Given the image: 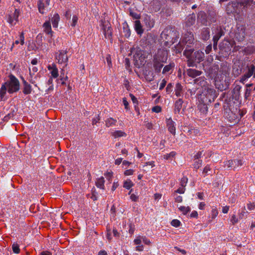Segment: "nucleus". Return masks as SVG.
I'll list each match as a JSON object with an SVG mask.
<instances>
[{"instance_id":"nucleus-1","label":"nucleus","mask_w":255,"mask_h":255,"mask_svg":"<svg viewBox=\"0 0 255 255\" xmlns=\"http://www.w3.org/2000/svg\"><path fill=\"white\" fill-rule=\"evenodd\" d=\"M209 75L211 78L214 80L216 87L221 91L225 89L224 83L229 75L228 68L225 67L219 71L218 66H214L209 70Z\"/></svg>"},{"instance_id":"nucleus-2","label":"nucleus","mask_w":255,"mask_h":255,"mask_svg":"<svg viewBox=\"0 0 255 255\" xmlns=\"http://www.w3.org/2000/svg\"><path fill=\"white\" fill-rule=\"evenodd\" d=\"M19 90V81L12 75L9 76V80L2 85L0 89V97L2 100L6 90L10 93L16 92Z\"/></svg>"},{"instance_id":"nucleus-3","label":"nucleus","mask_w":255,"mask_h":255,"mask_svg":"<svg viewBox=\"0 0 255 255\" xmlns=\"http://www.w3.org/2000/svg\"><path fill=\"white\" fill-rule=\"evenodd\" d=\"M193 49L186 48L184 51V55L188 59L187 65L189 67H194L196 62L199 63L203 60L204 53L202 51H197L193 53Z\"/></svg>"},{"instance_id":"nucleus-4","label":"nucleus","mask_w":255,"mask_h":255,"mask_svg":"<svg viewBox=\"0 0 255 255\" xmlns=\"http://www.w3.org/2000/svg\"><path fill=\"white\" fill-rule=\"evenodd\" d=\"M130 52L133 54L134 64L136 67L139 68L144 65L148 56L147 52L136 47L131 48Z\"/></svg>"},{"instance_id":"nucleus-5","label":"nucleus","mask_w":255,"mask_h":255,"mask_svg":"<svg viewBox=\"0 0 255 255\" xmlns=\"http://www.w3.org/2000/svg\"><path fill=\"white\" fill-rule=\"evenodd\" d=\"M175 36H176V31L171 27L165 28L161 33V38L164 42V45L167 47L174 42Z\"/></svg>"},{"instance_id":"nucleus-6","label":"nucleus","mask_w":255,"mask_h":255,"mask_svg":"<svg viewBox=\"0 0 255 255\" xmlns=\"http://www.w3.org/2000/svg\"><path fill=\"white\" fill-rule=\"evenodd\" d=\"M168 50L165 48L159 49L153 57V60L161 61L162 63L166 62L167 59Z\"/></svg>"},{"instance_id":"nucleus-7","label":"nucleus","mask_w":255,"mask_h":255,"mask_svg":"<svg viewBox=\"0 0 255 255\" xmlns=\"http://www.w3.org/2000/svg\"><path fill=\"white\" fill-rule=\"evenodd\" d=\"M55 58L59 64H64L65 66L67 65L68 58L66 50H61L56 52Z\"/></svg>"},{"instance_id":"nucleus-8","label":"nucleus","mask_w":255,"mask_h":255,"mask_svg":"<svg viewBox=\"0 0 255 255\" xmlns=\"http://www.w3.org/2000/svg\"><path fill=\"white\" fill-rule=\"evenodd\" d=\"M20 14L19 10L15 8L13 12H11L7 16V21L11 25H15L18 21V18Z\"/></svg>"},{"instance_id":"nucleus-9","label":"nucleus","mask_w":255,"mask_h":255,"mask_svg":"<svg viewBox=\"0 0 255 255\" xmlns=\"http://www.w3.org/2000/svg\"><path fill=\"white\" fill-rule=\"evenodd\" d=\"M50 0H38L37 2L38 11L40 13L44 14L48 10Z\"/></svg>"},{"instance_id":"nucleus-10","label":"nucleus","mask_w":255,"mask_h":255,"mask_svg":"<svg viewBox=\"0 0 255 255\" xmlns=\"http://www.w3.org/2000/svg\"><path fill=\"white\" fill-rule=\"evenodd\" d=\"M253 75L255 77V62L248 66V72L242 76L241 81L244 82Z\"/></svg>"},{"instance_id":"nucleus-11","label":"nucleus","mask_w":255,"mask_h":255,"mask_svg":"<svg viewBox=\"0 0 255 255\" xmlns=\"http://www.w3.org/2000/svg\"><path fill=\"white\" fill-rule=\"evenodd\" d=\"M245 28L244 26L241 25L238 27L235 33V37L239 41H242L245 37Z\"/></svg>"},{"instance_id":"nucleus-12","label":"nucleus","mask_w":255,"mask_h":255,"mask_svg":"<svg viewBox=\"0 0 255 255\" xmlns=\"http://www.w3.org/2000/svg\"><path fill=\"white\" fill-rule=\"evenodd\" d=\"M103 32L106 39H111L112 38V31L110 23H107L103 25Z\"/></svg>"},{"instance_id":"nucleus-13","label":"nucleus","mask_w":255,"mask_h":255,"mask_svg":"<svg viewBox=\"0 0 255 255\" xmlns=\"http://www.w3.org/2000/svg\"><path fill=\"white\" fill-rule=\"evenodd\" d=\"M48 69L50 71V73L51 75L52 78H57L58 77V69L55 64L53 63L48 65Z\"/></svg>"},{"instance_id":"nucleus-14","label":"nucleus","mask_w":255,"mask_h":255,"mask_svg":"<svg viewBox=\"0 0 255 255\" xmlns=\"http://www.w3.org/2000/svg\"><path fill=\"white\" fill-rule=\"evenodd\" d=\"M194 41L193 34L192 33H187L185 34L183 38V42L187 44V46L190 47L189 45L192 44Z\"/></svg>"},{"instance_id":"nucleus-15","label":"nucleus","mask_w":255,"mask_h":255,"mask_svg":"<svg viewBox=\"0 0 255 255\" xmlns=\"http://www.w3.org/2000/svg\"><path fill=\"white\" fill-rule=\"evenodd\" d=\"M43 31L47 34L52 36L53 32L51 29V26L49 20L45 21L43 24Z\"/></svg>"},{"instance_id":"nucleus-16","label":"nucleus","mask_w":255,"mask_h":255,"mask_svg":"<svg viewBox=\"0 0 255 255\" xmlns=\"http://www.w3.org/2000/svg\"><path fill=\"white\" fill-rule=\"evenodd\" d=\"M166 124L169 131L172 134H175L176 129L174 122L170 119H169L167 120Z\"/></svg>"},{"instance_id":"nucleus-17","label":"nucleus","mask_w":255,"mask_h":255,"mask_svg":"<svg viewBox=\"0 0 255 255\" xmlns=\"http://www.w3.org/2000/svg\"><path fill=\"white\" fill-rule=\"evenodd\" d=\"M242 87L240 85H236L233 90V96L235 100H238L240 96V91Z\"/></svg>"},{"instance_id":"nucleus-18","label":"nucleus","mask_w":255,"mask_h":255,"mask_svg":"<svg viewBox=\"0 0 255 255\" xmlns=\"http://www.w3.org/2000/svg\"><path fill=\"white\" fill-rule=\"evenodd\" d=\"M202 72L200 71L197 70L193 69H189L187 70V74L191 77L195 78L197 76H200Z\"/></svg>"},{"instance_id":"nucleus-19","label":"nucleus","mask_w":255,"mask_h":255,"mask_svg":"<svg viewBox=\"0 0 255 255\" xmlns=\"http://www.w3.org/2000/svg\"><path fill=\"white\" fill-rule=\"evenodd\" d=\"M60 20V16L58 13H55L53 16L51 17V21L54 28H57L58 25V22Z\"/></svg>"},{"instance_id":"nucleus-20","label":"nucleus","mask_w":255,"mask_h":255,"mask_svg":"<svg viewBox=\"0 0 255 255\" xmlns=\"http://www.w3.org/2000/svg\"><path fill=\"white\" fill-rule=\"evenodd\" d=\"M32 91L31 86L26 81L23 80V93L25 95H28L31 93Z\"/></svg>"},{"instance_id":"nucleus-21","label":"nucleus","mask_w":255,"mask_h":255,"mask_svg":"<svg viewBox=\"0 0 255 255\" xmlns=\"http://www.w3.org/2000/svg\"><path fill=\"white\" fill-rule=\"evenodd\" d=\"M240 6L244 9L250 7L253 3L254 0H240Z\"/></svg>"},{"instance_id":"nucleus-22","label":"nucleus","mask_w":255,"mask_h":255,"mask_svg":"<svg viewBox=\"0 0 255 255\" xmlns=\"http://www.w3.org/2000/svg\"><path fill=\"white\" fill-rule=\"evenodd\" d=\"M134 29L138 34H141L143 33V29L140 21L136 20L134 22Z\"/></svg>"},{"instance_id":"nucleus-23","label":"nucleus","mask_w":255,"mask_h":255,"mask_svg":"<svg viewBox=\"0 0 255 255\" xmlns=\"http://www.w3.org/2000/svg\"><path fill=\"white\" fill-rule=\"evenodd\" d=\"M111 135L115 138H117L121 137H125L127 134L122 130H115L111 132Z\"/></svg>"},{"instance_id":"nucleus-24","label":"nucleus","mask_w":255,"mask_h":255,"mask_svg":"<svg viewBox=\"0 0 255 255\" xmlns=\"http://www.w3.org/2000/svg\"><path fill=\"white\" fill-rule=\"evenodd\" d=\"M183 103V100L181 99H179L175 102L174 109L175 113H179L180 112L182 107Z\"/></svg>"},{"instance_id":"nucleus-25","label":"nucleus","mask_w":255,"mask_h":255,"mask_svg":"<svg viewBox=\"0 0 255 255\" xmlns=\"http://www.w3.org/2000/svg\"><path fill=\"white\" fill-rule=\"evenodd\" d=\"M163 63L161 61L153 60V67L156 72H159L161 71V69L163 66Z\"/></svg>"},{"instance_id":"nucleus-26","label":"nucleus","mask_w":255,"mask_h":255,"mask_svg":"<svg viewBox=\"0 0 255 255\" xmlns=\"http://www.w3.org/2000/svg\"><path fill=\"white\" fill-rule=\"evenodd\" d=\"M210 37V31L209 29L204 28L202 30L201 33V38L203 40H207Z\"/></svg>"},{"instance_id":"nucleus-27","label":"nucleus","mask_w":255,"mask_h":255,"mask_svg":"<svg viewBox=\"0 0 255 255\" xmlns=\"http://www.w3.org/2000/svg\"><path fill=\"white\" fill-rule=\"evenodd\" d=\"M104 183H105V180L104 178L103 177H101L97 179L96 181V186L98 188H99L102 189H104L105 186H104Z\"/></svg>"},{"instance_id":"nucleus-28","label":"nucleus","mask_w":255,"mask_h":255,"mask_svg":"<svg viewBox=\"0 0 255 255\" xmlns=\"http://www.w3.org/2000/svg\"><path fill=\"white\" fill-rule=\"evenodd\" d=\"M182 87L181 85L179 83L176 84L175 89V94L177 97H181L182 96Z\"/></svg>"},{"instance_id":"nucleus-29","label":"nucleus","mask_w":255,"mask_h":255,"mask_svg":"<svg viewBox=\"0 0 255 255\" xmlns=\"http://www.w3.org/2000/svg\"><path fill=\"white\" fill-rule=\"evenodd\" d=\"M195 22V15L194 14H192L191 15L189 16L187 18V20L186 21V24L188 26H190L193 25Z\"/></svg>"},{"instance_id":"nucleus-30","label":"nucleus","mask_w":255,"mask_h":255,"mask_svg":"<svg viewBox=\"0 0 255 255\" xmlns=\"http://www.w3.org/2000/svg\"><path fill=\"white\" fill-rule=\"evenodd\" d=\"M123 32L125 37L128 38L130 36V30L128 25L126 22L123 24Z\"/></svg>"},{"instance_id":"nucleus-31","label":"nucleus","mask_w":255,"mask_h":255,"mask_svg":"<svg viewBox=\"0 0 255 255\" xmlns=\"http://www.w3.org/2000/svg\"><path fill=\"white\" fill-rule=\"evenodd\" d=\"M232 5L234 12H238L239 7L240 6V0L231 1L229 3V5Z\"/></svg>"},{"instance_id":"nucleus-32","label":"nucleus","mask_w":255,"mask_h":255,"mask_svg":"<svg viewBox=\"0 0 255 255\" xmlns=\"http://www.w3.org/2000/svg\"><path fill=\"white\" fill-rule=\"evenodd\" d=\"M24 43V36L23 32H21L19 35V39L16 40L14 43L12 44V46L11 47V50H12V48L14 47V44H18L20 43L21 45H23Z\"/></svg>"},{"instance_id":"nucleus-33","label":"nucleus","mask_w":255,"mask_h":255,"mask_svg":"<svg viewBox=\"0 0 255 255\" xmlns=\"http://www.w3.org/2000/svg\"><path fill=\"white\" fill-rule=\"evenodd\" d=\"M244 52L246 54L250 55L255 52V46L251 45L247 47L244 49Z\"/></svg>"},{"instance_id":"nucleus-34","label":"nucleus","mask_w":255,"mask_h":255,"mask_svg":"<svg viewBox=\"0 0 255 255\" xmlns=\"http://www.w3.org/2000/svg\"><path fill=\"white\" fill-rule=\"evenodd\" d=\"M241 162L240 160H230L228 161H227L225 163V167H227V168L230 167H234L235 168V166H234V163H236V162Z\"/></svg>"},{"instance_id":"nucleus-35","label":"nucleus","mask_w":255,"mask_h":255,"mask_svg":"<svg viewBox=\"0 0 255 255\" xmlns=\"http://www.w3.org/2000/svg\"><path fill=\"white\" fill-rule=\"evenodd\" d=\"M117 123V120L112 118H110L105 121L106 126L107 127L115 126Z\"/></svg>"},{"instance_id":"nucleus-36","label":"nucleus","mask_w":255,"mask_h":255,"mask_svg":"<svg viewBox=\"0 0 255 255\" xmlns=\"http://www.w3.org/2000/svg\"><path fill=\"white\" fill-rule=\"evenodd\" d=\"M194 81L195 84L202 87L205 86L206 84V82L205 81V78L203 77H200L199 78L196 79Z\"/></svg>"},{"instance_id":"nucleus-37","label":"nucleus","mask_w":255,"mask_h":255,"mask_svg":"<svg viewBox=\"0 0 255 255\" xmlns=\"http://www.w3.org/2000/svg\"><path fill=\"white\" fill-rule=\"evenodd\" d=\"M133 185L134 184L130 180L127 179L124 181L123 186L127 189H130Z\"/></svg>"},{"instance_id":"nucleus-38","label":"nucleus","mask_w":255,"mask_h":255,"mask_svg":"<svg viewBox=\"0 0 255 255\" xmlns=\"http://www.w3.org/2000/svg\"><path fill=\"white\" fill-rule=\"evenodd\" d=\"M179 211L181 212L184 215L187 214L191 210L189 206H181L178 208Z\"/></svg>"},{"instance_id":"nucleus-39","label":"nucleus","mask_w":255,"mask_h":255,"mask_svg":"<svg viewBox=\"0 0 255 255\" xmlns=\"http://www.w3.org/2000/svg\"><path fill=\"white\" fill-rule=\"evenodd\" d=\"M60 78L62 84H64L67 79V77L66 76H64V70L63 68L61 69V70Z\"/></svg>"},{"instance_id":"nucleus-40","label":"nucleus","mask_w":255,"mask_h":255,"mask_svg":"<svg viewBox=\"0 0 255 255\" xmlns=\"http://www.w3.org/2000/svg\"><path fill=\"white\" fill-rule=\"evenodd\" d=\"M207 94L210 95L211 98H212L213 100L214 99L215 97H216V92L212 88H208L207 90Z\"/></svg>"},{"instance_id":"nucleus-41","label":"nucleus","mask_w":255,"mask_h":255,"mask_svg":"<svg viewBox=\"0 0 255 255\" xmlns=\"http://www.w3.org/2000/svg\"><path fill=\"white\" fill-rule=\"evenodd\" d=\"M145 22L146 25H148L149 28H151L154 26V22L150 19L149 17H147L145 19Z\"/></svg>"},{"instance_id":"nucleus-42","label":"nucleus","mask_w":255,"mask_h":255,"mask_svg":"<svg viewBox=\"0 0 255 255\" xmlns=\"http://www.w3.org/2000/svg\"><path fill=\"white\" fill-rule=\"evenodd\" d=\"M222 35V31L218 32L215 35H214L213 38L214 43H218L219 39L220 38Z\"/></svg>"},{"instance_id":"nucleus-43","label":"nucleus","mask_w":255,"mask_h":255,"mask_svg":"<svg viewBox=\"0 0 255 255\" xmlns=\"http://www.w3.org/2000/svg\"><path fill=\"white\" fill-rule=\"evenodd\" d=\"M173 66H174V65H172V64L166 65L163 69L162 73L163 74H165L167 72H169L171 70V69L173 67Z\"/></svg>"},{"instance_id":"nucleus-44","label":"nucleus","mask_w":255,"mask_h":255,"mask_svg":"<svg viewBox=\"0 0 255 255\" xmlns=\"http://www.w3.org/2000/svg\"><path fill=\"white\" fill-rule=\"evenodd\" d=\"M78 17L76 15H73L72 18V21L71 22V26L72 27H75L78 21Z\"/></svg>"},{"instance_id":"nucleus-45","label":"nucleus","mask_w":255,"mask_h":255,"mask_svg":"<svg viewBox=\"0 0 255 255\" xmlns=\"http://www.w3.org/2000/svg\"><path fill=\"white\" fill-rule=\"evenodd\" d=\"M180 224V221L177 219H174L171 222V225L174 227H178Z\"/></svg>"},{"instance_id":"nucleus-46","label":"nucleus","mask_w":255,"mask_h":255,"mask_svg":"<svg viewBox=\"0 0 255 255\" xmlns=\"http://www.w3.org/2000/svg\"><path fill=\"white\" fill-rule=\"evenodd\" d=\"M135 245H141L142 239L141 236H138L133 241Z\"/></svg>"},{"instance_id":"nucleus-47","label":"nucleus","mask_w":255,"mask_h":255,"mask_svg":"<svg viewBox=\"0 0 255 255\" xmlns=\"http://www.w3.org/2000/svg\"><path fill=\"white\" fill-rule=\"evenodd\" d=\"M113 172H107L105 174V176L107 178V179L109 181L110 183H111L112 178L113 177Z\"/></svg>"},{"instance_id":"nucleus-48","label":"nucleus","mask_w":255,"mask_h":255,"mask_svg":"<svg viewBox=\"0 0 255 255\" xmlns=\"http://www.w3.org/2000/svg\"><path fill=\"white\" fill-rule=\"evenodd\" d=\"M12 251L13 252L15 253V254H18L19 253V246L17 244H15L14 243L13 245H12Z\"/></svg>"},{"instance_id":"nucleus-49","label":"nucleus","mask_w":255,"mask_h":255,"mask_svg":"<svg viewBox=\"0 0 255 255\" xmlns=\"http://www.w3.org/2000/svg\"><path fill=\"white\" fill-rule=\"evenodd\" d=\"M230 222L232 223L233 225H235L237 224L239 222V219L236 217L235 215H233L232 216L230 219Z\"/></svg>"},{"instance_id":"nucleus-50","label":"nucleus","mask_w":255,"mask_h":255,"mask_svg":"<svg viewBox=\"0 0 255 255\" xmlns=\"http://www.w3.org/2000/svg\"><path fill=\"white\" fill-rule=\"evenodd\" d=\"M251 90L248 88L246 89L245 93L244 94V98L247 100L248 98L251 96Z\"/></svg>"},{"instance_id":"nucleus-51","label":"nucleus","mask_w":255,"mask_h":255,"mask_svg":"<svg viewBox=\"0 0 255 255\" xmlns=\"http://www.w3.org/2000/svg\"><path fill=\"white\" fill-rule=\"evenodd\" d=\"M188 181V179L186 177H183L181 178L180 183L181 187H185Z\"/></svg>"},{"instance_id":"nucleus-52","label":"nucleus","mask_w":255,"mask_h":255,"mask_svg":"<svg viewBox=\"0 0 255 255\" xmlns=\"http://www.w3.org/2000/svg\"><path fill=\"white\" fill-rule=\"evenodd\" d=\"M202 161L201 160H198L196 161L194 163V167L196 169H198L202 165Z\"/></svg>"},{"instance_id":"nucleus-53","label":"nucleus","mask_w":255,"mask_h":255,"mask_svg":"<svg viewBox=\"0 0 255 255\" xmlns=\"http://www.w3.org/2000/svg\"><path fill=\"white\" fill-rule=\"evenodd\" d=\"M210 167L209 165H206L203 171V174L204 175V176H206V175L209 174V172L210 171Z\"/></svg>"},{"instance_id":"nucleus-54","label":"nucleus","mask_w":255,"mask_h":255,"mask_svg":"<svg viewBox=\"0 0 255 255\" xmlns=\"http://www.w3.org/2000/svg\"><path fill=\"white\" fill-rule=\"evenodd\" d=\"M218 212L215 208H213L211 211V216L212 219H215L218 215Z\"/></svg>"},{"instance_id":"nucleus-55","label":"nucleus","mask_w":255,"mask_h":255,"mask_svg":"<svg viewBox=\"0 0 255 255\" xmlns=\"http://www.w3.org/2000/svg\"><path fill=\"white\" fill-rule=\"evenodd\" d=\"M142 242L145 245H149L151 242L145 236H141Z\"/></svg>"},{"instance_id":"nucleus-56","label":"nucleus","mask_w":255,"mask_h":255,"mask_svg":"<svg viewBox=\"0 0 255 255\" xmlns=\"http://www.w3.org/2000/svg\"><path fill=\"white\" fill-rule=\"evenodd\" d=\"M38 70V69L35 66H32V67L29 68L30 75L34 74Z\"/></svg>"},{"instance_id":"nucleus-57","label":"nucleus","mask_w":255,"mask_h":255,"mask_svg":"<svg viewBox=\"0 0 255 255\" xmlns=\"http://www.w3.org/2000/svg\"><path fill=\"white\" fill-rule=\"evenodd\" d=\"M148 166H150L151 168H152L155 166L154 162V161H149L145 163V165L143 166V167H146Z\"/></svg>"},{"instance_id":"nucleus-58","label":"nucleus","mask_w":255,"mask_h":255,"mask_svg":"<svg viewBox=\"0 0 255 255\" xmlns=\"http://www.w3.org/2000/svg\"><path fill=\"white\" fill-rule=\"evenodd\" d=\"M166 84V81L165 79H163L161 81V83L160 84L159 89L160 90H162L165 86Z\"/></svg>"},{"instance_id":"nucleus-59","label":"nucleus","mask_w":255,"mask_h":255,"mask_svg":"<svg viewBox=\"0 0 255 255\" xmlns=\"http://www.w3.org/2000/svg\"><path fill=\"white\" fill-rule=\"evenodd\" d=\"M133 172H134L133 170H132V169H128V170H126L125 171L124 174L126 176H129V175H132Z\"/></svg>"},{"instance_id":"nucleus-60","label":"nucleus","mask_w":255,"mask_h":255,"mask_svg":"<svg viewBox=\"0 0 255 255\" xmlns=\"http://www.w3.org/2000/svg\"><path fill=\"white\" fill-rule=\"evenodd\" d=\"M152 111L155 113H158L161 112V109L159 106H155L152 108Z\"/></svg>"},{"instance_id":"nucleus-61","label":"nucleus","mask_w":255,"mask_h":255,"mask_svg":"<svg viewBox=\"0 0 255 255\" xmlns=\"http://www.w3.org/2000/svg\"><path fill=\"white\" fill-rule=\"evenodd\" d=\"M248 209L249 210H254L255 209V204L254 203H250L247 205Z\"/></svg>"},{"instance_id":"nucleus-62","label":"nucleus","mask_w":255,"mask_h":255,"mask_svg":"<svg viewBox=\"0 0 255 255\" xmlns=\"http://www.w3.org/2000/svg\"><path fill=\"white\" fill-rule=\"evenodd\" d=\"M130 198L132 201L135 202L138 199V196L134 194H132L130 196Z\"/></svg>"},{"instance_id":"nucleus-63","label":"nucleus","mask_w":255,"mask_h":255,"mask_svg":"<svg viewBox=\"0 0 255 255\" xmlns=\"http://www.w3.org/2000/svg\"><path fill=\"white\" fill-rule=\"evenodd\" d=\"M202 151H198L195 155L194 158L196 159H199L202 157Z\"/></svg>"},{"instance_id":"nucleus-64","label":"nucleus","mask_w":255,"mask_h":255,"mask_svg":"<svg viewBox=\"0 0 255 255\" xmlns=\"http://www.w3.org/2000/svg\"><path fill=\"white\" fill-rule=\"evenodd\" d=\"M143 250V246L142 245H137L136 247V251H142Z\"/></svg>"}]
</instances>
